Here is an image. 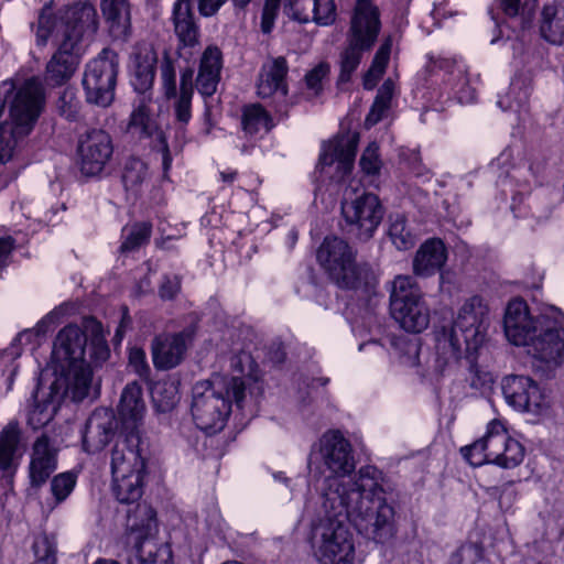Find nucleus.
<instances>
[{"instance_id": "6e6552de", "label": "nucleus", "mask_w": 564, "mask_h": 564, "mask_svg": "<svg viewBox=\"0 0 564 564\" xmlns=\"http://www.w3.org/2000/svg\"><path fill=\"white\" fill-rule=\"evenodd\" d=\"M380 31L379 11L371 0H357L350 29L348 45L340 55L338 84L348 83L358 68L362 54L370 51Z\"/></svg>"}, {"instance_id": "13d9d810", "label": "nucleus", "mask_w": 564, "mask_h": 564, "mask_svg": "<svg viewBox=\"0 0 564 564\" xmlns=\"http://www.w3.org/2000/svg\"><path fill=\"white\" fill-rule=\"evenodd\" d=\"M181 291V278L178 275H164L159 286V295L164 301L175 299Z\"/></svg>"}, {"instance_id": "c756f323", "label": "nucleus", "mask_w": 564, "mask_h": 564, "mask_svg": "<svg viewBox=\"0 0 564 564\" xmlns=\"http://www.w3.org/2000/svg\"><path fill=\"white\" fill-rule=\"evenodd\" d=\"M101 11L113 40H127L131 31L128 0H101Z\"/></svg>"}, {"instance_id": "f8f14e48", "label": "nucleus", "mask_w": 564, "mask_h": 564, "mask_svg": "<svg viewBox=\"0 0 564 564\" xmlns=\"http://www.w3.org/2000/svg\"><path fill=\"white\" fill-rule=\"evenodd\" d=\"M502 393L507 403L519 412L540 417L551 414V393L528 376L512 375L503 378Z\"/></svg>"}, {"instance_id": "72a5a7b5", "label": "nucleus", "mask_w": 564, "mask_h": 564, "mask_svg": "<svg viewBox=\"0 0 564 564\" xmlns=\"http://www.w3.org/2000/svg\"><path fill=\"white\" fill-rule=\"evenodd\" d=\"M150 96H141L130 116L127 130L139 139L150 138L158 130L156 122L150 112Z\"/></svg>"}, {"instance_id": "7ed1b4c3", "label": "nucleus", "mask_w": 564, "mask_h": 564, "mask_svg": "<svg viewBox=\"0 0 564 564\" xmlns=\"http://www.w3.org/2000/svg\"><path fill=\"white\" fill-rule=\"evenodd\" d=\"M503 327L506 337L516 346H529L533 356L547 364L560 365L564 360V319L546 314L533 319L527 303L521 299L509 302Z\"/></svg>"}, {"instance_id": "4be33fe9", "label": "nucleus", "mask_w": 564, "mask_h": 564, "mask_svg": "<svg viewBox=\"0 0 564 564\" xmlns=\"http://www.w3.org/2000/svg\"><path fill=\"white\" fill-rule=\"evenodd\" d=\"M57 468V449L45 434L36 438L32 446L29 477L32 487H42Z\"/></svg>"}, {"instance_id": "dca6fc26", "label": "nucleus", "mask_w": 564, "mask_h": 564, "mask_svg": "<svg viewBox=\"0 0 564 564\" xmlns=\"http://www.w3.org/2000/svg\"><path fill=\"white\" fill-rule=\"evenodd\" d=\"M196 334L194 326L177 333H163L155 336L151 343L152 361L158 370H171L185 358L188 347Z\"/></svg>"}, {"instance_id": "680f3d73", "label": "nucleus", "mask_w": 564, "mask_h": 564, "mask_svg": "<svg viewBox=\"0 0 564 564\" xmlns=\"http://www.w3.org/2000/svg\"><path fill=\"white\" fill-rule=\"evenodd\" d=\"M15 247V240L8 236L0 238V269L9 263L10 256Z\"/></svg>"}, {"instance_id": "a211bd4d", "label": "nucleus", "mask_w": 564, "mask_h": 564, "mask_svg": "<svg viewBox=\"0 0 564 564\" xmlns=\"http://www.w3.org/2000/svg\"><path fill=\"white\" fill-rule=\"evenodd\" d=\"M111 475L147 473L141 449V432H121L110 452Z\"/></svg>"}, {"instance_id": "a19ab883", "label": "nucleus", "mask_w": 564, "mask_h": 564, "mask_svg": "<svg viewBox=\"0 0 564 564\" xmlns=\"http://www.w3.org/2000/svg\"><path fill=\"white\" fill-rule=\"evenodd\" d=\"M393 91L394 83L392 79L388 78L378 89L375 101L366 117L365 123L367 127H372L383 119L391 106Z\"/></svg>"}, {"instance_id": "e433bc0d", "label": "nucleus", "mask_w": 564, "mask_h": 564, "mask_svg": "<svg viewBox=\"0 0 564 564\" xmlns=\"http://www.w3.org/2000/svg\"><path fill=\"white\" fill-rule=\"evenodd\" d=\"M152 224L137 221L122 228L120 252L129 253L139 250L150 242Z\"/></svg>"}, {"instance_id": "4d7b16f0", "label": "nucleus", "mask_w": 564, "mask_h": 564, "mask_svg": "<svg viewBox=\"0 0 564 564\" xmlns=\"http://www.w3.org/2000/svg\"><path fill=\"white\" fill-rule=\"evenodd\" d=\"M280 3L281 0H265L261 17V30L263 33L272 31L280 10Z\"/></svg>"}, {"instance_id": "c9c22d12", "label": "nucleus", "mask_w": 564, "mask_h": 564, "mask_svg": "<svg viewBox=\"0 0 564 564\" xmlns=\"http://www.w3.org/2000/svg\"><path fill=\"white\" fill-rule=\"evenodd\" d=\"M241 127L246 134L254 135L270 131L273 128V120L260 104H251L242 108Z\"/></svg>"}, {"instance_id": "052dcab7", "label": "nucleus", "mask_w": 564, "mask_h": 564, "mask_svg": "<svg viewBox=\"0 0 564 564\" xmlns=\"http://www.w3.org/2000/svg\"><path fill=\"white\" fill-rule=\"evenodd\" d=\"M53 419V413L46 409L35 405L29 413L28 423L32 429L37 430L46 425Z\"/></svg>"}, {"instance_id": "603ef678", "label": "nucleus", "mask_w": 564, "mask_h": 564, "mask_svg": "<svg viewBox=\"0 0 564 564\" xmlns=\"http://www.w3.org/2000/svg\"><path fill=\"white\" fill-rule=\"evenodd\" d=\"M313 0H288L285 9L293 20L307 23L313 21Z\"/></svg>"}, {"instance_id": "c85d7f7f", "label": "nucleus", "mask_w": 564, "mask_h": 564, "mask_svg": "<svg viewBox=\"0 0 564 564\" xmlns=\"http://www.w3.org/2000/svg\"><path fill=\"white\" fill-rule=\"evenodd\" d=\"M86 335L77 325H67L62 328L54 343V352L59 360L67 364L78 361L85 357Z\"/></svg>"}, {"instance_id": "6e6d98bb", "label": "nucleus", "mask_w": 564, "mask_h": 564, "mask_svg": "<svg viewBox=\"0 0 564 564\" xmlns=\"http://www.w3.org/2000/svg\"><path fill=\"white\" fill-rule=\"evenodd\" d=\"M129 366L142 380L148 381L150 379L151 368L142 348L133 347L129 350Z\"/></svg>"}, {"instance_id": "393cba45", "label": "nucleus", "mask_w": 564, "mask_h": 564, "mask_svg": "<svg viewBox=\"0 0 564 564\" xmlns=\"http://www.w3.org/2000/svg\"><path fill=\"white\" fill-rule=\"evenodd\" d=\"M116 429V421L112 412L108 410H96L89 416L83 435V447L85 452L95 454L101 451L112 438Z\"/></svg>"}, {"instance_id": "c03bdc74", "label": "nucleus", "mask_w": 564, "mask_h": 564, "mask_svg": "<svg viewBox=\"0 0 564 564\" xmlns=\"http://www.w3.org/2000/svg\"><path fill=\"white\" fill-rule=\"evenodd\" d=\"M148 177V165L138 158H130L124 164L122 182L124 187L135 191Z\"/></svg>"}, {"instance_id": "5701e85b", "label": "nucleus", "mask_w": 564, "mask_h": 564, "mask_svg": "<svg viewBox=\"0 0 564 564\" xmlns=\"http://www.w3.org/2000/svg\"><path fill=\"white\" fill-rule=\"evenodd\" d=\"M172 22L178 40V52L199 45L200 31L194 15L193 0H176L174 2Z\"/></svg>"}, {"instance_id": "58836bf2", "label": "nucleus", "mask_w": 564, "mask_h": 564, "mask_svg": "<svg viewBox=\"0 0 564 564\" xmlns=\"http://www.w3.org/2000/svg\"><path fill=\"white\" fill-rule=\"evenodd\" d=\"M388 236L398 250H409L415 245V236L403 214H391L388 219Z\"/></svg>"}, {"instance_id": "cd10ccee", "label": "nucleus", "mask_w": 564, "mask_h": 564, "mask_svg": "<svg viewBox=\"0 0 564 564\" xmlns=\"http://www.w3.org/2000/svg\"><path fill=\"white\" fill-rule=\"evenodd\" d=\"M223 53L219 47L209 45L203 52L196 78V88L204 97L213 96L220 80Z\"/></svg>"}, {"instance_id": "7c9ffc66", "label": "nucleus", "mask_w": 564, "mask_h": 564, "mask_svg": "<svg viewBox=\"0 0 564 564\" xmlns=\"http://www.w3.org/2000/svg\"><path fill=\"white\" fill-rule=\"evenodd\" d=\"M20 441L21 431L18 422H9L0 432V469L7 475L14 474L19 466Z\"/></svg>"}, {"instance_id": "f03ea898", "label": "nucleus", "mask_w": 564, "mask_h": 564, "mask_svg": "<svg viewBox=\"0 0 564 564\" xmlns=\"http://www.w3.org/2000/svg\"><path fill=\"white\" fill-rule=\"evenodd\" d=\"M225 389L224 394L209 380L199 381L193 387L192 416L196 426L207 434H216L226 426L231 412L230 397L242 412L251 416L258 412L263 394L260 381L232 377Z\"/></svg>"}, {"instance_id": "0eeeda50", "label": "nucleus", "mask_w": 564, "mask_h": 564, "mask_svg": "<svg viewBox=\"0 0 564 564\" xmlns=\"http://www.w3.org/2000/svg\"><path fill=\"white\" fill-rule=\"evenodd\" d=\"M316 260L328 279L340 289L369 291L376 284L370 268L357 262V250L343 238L325 237L316 251Z\"/></svg>"}, {"instance_id": "3c124183", "label": "nucleus", "mask_w": 564, "mask_h": 564, "mask_svg": "<svg viewBox=\"0 0 564 564\" xmlns=\"http://www.w3.org/2000/svg\"><path fill=\"white\" fill-rule=\"evenodd\" d=\"M34 564H56V546L47 536L36 539L33 544Z\"/></svg>"}, {"instance_id": "2eb2a0df", "label": "nucleus", "mask_w": 564, "mask_h": 564, "mask_svg": "<svg viewBox=\"0 0 564 564\" xmlns=\"http://www.w3.org/2000/svg\"><path fill=\"white\" fill-rule=\"evenodd\" d=\"M113 143L102 129H91L80 135L77 145L78 167L84 176H98L110 162Z\"/></svg>"}, {"instance_id": "4c0bfd02", "label": "nucleus", "mask_w": 564, "mask_h": 564, "mask_svg": "<svg viewBox=\"0 0 564 564\" xmlns=\"http://www.w3.org/2000/svg\"><path fill=\"white\" fill-rule=\"evenodd\" d=\"M531 91V82L517 77L512 79L508 93L499 97L497 105L502 110L519 111L527 106Z\"/></svg>"}, {"instance_id": "a878e982", "label": "nucleus", "mask_w": 564, "mask_h": 564, "mask_svg": "<svg viewBox=\"0 0 564 564\" xmlns=\"http://www.w3.org/2000/svg\"><path fill=\"white\" fill-rule=\"evenodd\" d=\"M57 45L56 52L46 64L45 82L51 86H62L72 78L77 66V47L72 44L53 41Z\"/></svg>"}, {"instance_id": "49530a36", "label": "nucleus", "mask_w": 564, "mask_h": 564, "mask_svg": "<svg viewBox=\"0 0 564 564\" xmlns=\"http://www.w3.org/2000/svg\"><path fill=\"white\" fill-rule=\"evenodd\" d=\"M56 108L59 116L68 121H75L79 113L80 100L76 91L72 88H65L56 101Z\"/></svg>"}, {"instance_id": "de8ad7c7", "label": "nucleus", "mask_w": 564, "mask_h": 564, "mask_svg": "<svg viewBox=\"0 0 564 564\" xmlns=\"http://www.w3.org/2000/svg\"><path fill=\"white\" fill-rule=\"evenodd\" d=\"M524 458V448L520 442L510 437L501 455L495 462L502 468H514L522 463Z\"/></svg>"}, {"instance_id": "338daca9", "label": "nucleus", "mask_w": 564, "mask_h": 564, "mask_svg": "<svg viewBox=\"0 0 564 564\" xmlns=\"http://www.w3.org/2000/svg\"><path fill=\"white\" fill-rule=\"evenodd\" d=\"M237 171L236 170H227L220 172V178L225 183L231 184L237 178Z\"/></svg>"}, {"instance_id": "2f4dec72", "label": "nucleus", "mask_w": 564, "mask_h": 564, "mask_svg": "<svg viewBox=\"0 0 564 564\" xmlns=\"http://www.w3.org/2000/svg\"><path fill=\"white\" fill-rule=\"evenodd\" d=\"M540 34L551 44L561 45L564 42V6L552 2L543 7Z\"/></svg>"}, {"instance_id": "864d4df0", "label": "nucleus", "mask_w": 564, "mask_h": 564, "mask_svg": "<svg viewBox=\"0 0 564 564\" xmlns=\"http://www.w3.org/2000/svg\"><path fill=\"white\" fill-rule=\"evenodd\" d=\"M360 167L368 175H376L381 169L379 155V145L376 142L370 143L361 154Z\"/></svg>"}, {"instance_id": "6ab92c4d", "label": "nucleus", "mask_w": 564, "mask_h": 564, "mask_svg": "<svg viewBox=\"0 0 564 564\" xmlns=\"http://www.w3.org/2000/svg\"><path fill=\"white\" fill-rule=\"evenodd\" d=\"M319 454L324 466L337 477H344L355 470L351 444L338 430L323 434L319 438Z\"/></svg>"}, {"instance_id": "a18cd8bd", "label": "nucleus", "mask_w": 564, "mask_h": 564, "mask_svg": "<svg viewBox=\"0 0 564 564\" xmlns=\"http://www.w3.org/2000/svg\"><path fill=\"white\" fill-rule=\"evenodd\" d=\"M152 399L160 412H167L177 403L176 388L172 383H156L152 389Z\"/></svg>"}, {"instance_id": "8fccbe9b", "label": "nucleus", "mask_w": 564, "mask_h": 564, "mask_svg": "<svg viewBox=\"0 0 564 564\" xmlns=\"http://www.w3.org/2000/svg\"><path fill=\"white\" fill-rule=\"evenodd\" d=\"M463 457L474 467L481 466L484 464H490L489 456L487 455V448H485L484 437L477 440L468 446L460 448Z\"/></svg>"}, {"instance_id": "69168bd1", "label": "nucleus", "mask_w": 564, "mask_h": 564, "mask_svg": "<svg viewBox=\"0 0 564 564\" xmlns=\"http://www.w3.org/2000/svg\"><path fill=\"white\" fill-rule=\"evenodd\" d=\"M469 549L463 546L458 549L452 556L451 564H463V558Z\"/></svg>"}, {"instance_id": "9d476101", "label": "nucleus", "mask_w": 564, "mask_h": 564, "mask_svg": "<svg viewBox=\"0 0 564 564\" xmlns=\"http://www.w3.org/2000/svg\"><path fill=\"white\" fill-rule=\"evenodd\" d=\"M118 66V55L109 48H104L86 65L83 87L89 104L99 107L111 105L115 99Z\"/></svg>"}, {"instance_id": "774afa93", "label": "nucleus", "mask_w": 564, "mask_h": 564, "mask_svg": "<svg viewBox=\"0 0 564 564\" xmlns=\"http://www.w3.org/2000/svg\"><path fill=\"white\" fill-rule=\"evenodd\" d=\"M94 564H119V563L113 560L99 558Z\"/></svg>"}, {"instance_id": "423d86ee", "label": "nucleus", "mask_w": 564, "mask_h": 564, "mask_svg": "<svg viewBox=\"0 0 564 564\" xmlns=\"http://www.w3.org/2000/svg\"><path fill=\"white\" fill-rule=\"evenodd\" d=\"M156 512L147 502H138L128 513L127 529L121 543L127 552V564H173V552L167 543L152 541L156 532Z\"/></svg>"}, {"instance_id": "39448f33", "label": "nucleus", "mask_w": 564, "mask_h": 564, "mask_svg": "<svg viewBox=\"0 0 564 564\" xmlns=\"http://www.w3.org/2000/svg\"><path fill=\"white\" fill-rule=\"evenodd\" d=\"M99 26L98 13L89 1H76L53 13L52 4L46 3L40 11L35 29L37 46H45L50 40L61 41L73 46L91 40Z\"/></svg>"}, {"instance_id": "b1692460", "label": "nucleus", "mask_w": 564, "mask_h": 564, "mask_svg": "<svg viewBox=\"0 0 564 564\" xmlns=\"http://www.w3.org/2000/svg\"><path fill=\"white\" fill-rule=\"evenodd\" d=\"M447 258L448 252L444 241L440 238H429L413 257V274L419 278H430L443 269Z\"/></svg>"}, {"instance_id": "412c9836", "label": "nucleus", "mask_w": 564, "mask_h": 564, "mask_svg": "<svg viewBox=\"0 0 564 564\" xmlns=\"http://www.w3.org/2000/svg\"><path fill=\"white\" fill-rule=\"evenodd\" d=\"M158 55L151 44L137 43L130 54L129 68L131 75V85L137 93L142 96H149L152 90Z\"/></svg>"}, {"instance_id": "f704fd0d", "label": "nucleus", "mask_w": 564, "mask_h": 564, "mask_svg": "<svg viewBox=\"0 0 564 564\" xmlns=\"http://www.w3.org/2000/svg\"><path fill=\"white\" fill-rule=\"evenodd\" d=\"M67 382L73 399L82 401L88 395L93 370L85 359L67 364Z\"/></svg>"}, {"instance_id": "1a4fd4ad", "label": "nucleus", "mask_w": 564, "mask_h": 564, "mask_svg": "<svg viewBox=\"0 0 564 564\" xmlns=\"http://www.w3.org/2000/svg\"><path fill=\"white\" fill-rule=\"evenodd\" d=\"M390 312L392 318L408 333L420 334L429 327L430 308L413 276L398 275L393 280Z\"/></svg>"}, {"instance_id": "f3484780", "label": "nucleus", "mask_w": 564, "mask_h": 564, "mask_svg": "<svg viewBox=\"0 0 564 564\" xmlns=\"http://www.w3.org/2000/svg\"><path fill=\"white\" fill-rule=\"evenodd\" d=\"M289 65L283 56L268 59L261 66L257 80V95L261 99H273L276 111L286 106Z\"/></svg>"}, {"instance_id": "bf43d9fd", "label": "nucleus", "mask_w": 564, "mask_h": 564, "mask_svg": "<svg viewBox=\"0 0 564 564\" xmlns=\"http://www.w3.org/2000/svg\"><path fill=\"white\" fill-rule=\"evenodd\" d=\"M227 0H198V11L202 17L209 18L218 12L221 6ZM234 3L238 7H245L250 1L242 2L241 0H232Z\"/></svg>"}, {"instance_id": "f257e3e1", "label": "nucleus", "mask_w": 564, "mask_h": 564, "mask_svg": "<svg viewBox=\"0 0 564 564\" xmlns=\"http://www.w3.org/2000/svg\"><path fill=\"white\" fill-rule=\"evenodd\" d=\"M379 470L361 467L356 479L334 478L324 492L325 514L312 525L311 546L319 564H355V541L349 524L376 543L395 534L394 508L378 482Z\"/></svg>"}, {"instance_id": "e2e57ef3", "label": "nucleus", "mask_w": 564, "mask_h": 564, "mask_svg": "<svg viewBox=\"0 0 564 564\" xmlns=\"http://www.w3.org/2000/svg\"><path fill=\"white\" fill-rule=\"evenodd\" d=\"M502 12L510 18L519 14L521 8V0H499Z\"/></svg>"}, {"instance_id": "ea45409f", "label": "nucleus", "mask_w": 564, "mask_h": 564, "mask_svg": "<svg viewBox=\"0 0 564 564\" xmlns=\"http://www.w3.org/2000/svg\"><path fill=\"white\" fill-rule=\"evenodd\" d=\"M510 437L511 436L501 421L492 420L488 423L484 441L490 464H495Z\"/></svg>"}, {"instance_id": "37998d69", "label": "nucleus", "mask_w": 564, "mask_h": 564, "mask_svg": "<svg viewBox=\"0 0 564 564\" xmlns=\"http://www.w3.org/2000/svg\"><path fill=\"white\" fill-rule=\"evenodd\" d=\"M78 473L67 470L54 476L50 484L54 507L63 503L74 491L77 484Z\"/></svg>"}, {"instance_id": "aec40b11", "label": "nucleus", "mask_w": 564, "mask_h": 564, "mask_svg": "<svg viewBox=\"0 0 564 564\" xmlns=\"http://www.w3.org/2000/svg\"><path fill=\"white\" fill-rule=\"evenodd\" d=\"M359 135L358 133L338 134L333 140L323 144L318 158L317 167L337 164L336 173L338 181H344L354 166Z\"/></svg>"}, {"instance_id": "473e14b6", "label": "nucleus", "mask_w": 564, "mask_h": 564, "mask_svg": "<svg viewBox=\"0 0 564 564\" xmlns=\"http://www.w3.org/2000/svg\"><path fill=\"white\" fill-rule=\"evenodd\" d=\"M147 473L112 475V494L118 502L132 505L143 495Z\"/></svg>"}, {"instance_id": "09e8293b", "label": "nucleus", "mask_w": 564, "mask_h": 564, "mask_svg": "<svg viewBox=\"0 0 564 564\" xmlns=\"http://www.w3.org/2000/svg\"><path fill=\"white\" fill-rule=\"evenodd\" d=\"M313 22L318 25H330L336 20V6L334 0H313Z\"/></svg>"}, {"instance_id": "4468645a", "label": "nucleus", "mask_w": 564, "mask_h": 564, "mask_svg": "<svg viewBox=\"0 0 564 564\" xmlns=\"http://www.w3.org/2000/svg\"><path fill=\"white\" fill-rule=\"evenodd\" d=\"M176 63L177 59L165 51L160 63L161 86L166 99L176 98L174 104L176 120L182 124H187L192 118L194 70L188 67L181 73L180 94L177 96Z\"/></svg>"}, {"instance_id": "20e7f679", "label": "nucleus", "mask_w": 564, "mask_h": 564, "mask_svg": "<svg viewBox=\"0 0 564 564\" xmlns=\"http://www.w3.org/2000/svg\"><path fill=\"white\" fill-rule=\"evenodd\" d=\"M9 119L0 124V163L9 162L19 140L29 135L44 111L46 97L42 84L34 77L15 84L9 80L4 94Z\"/></svg>"}, {"instance_id": "0e129e2a", "label": "nucleus", "mask_w": 564, "mask_h": 564, "mask_svg": "<svg viewBox=\"0 0 564 564\" xmlns=\"http://www.w3.org/2000/svg\"><path fill=\"white\" fill-rule=\"evenodd\" d=\"M161 140H162V148H161L162 167H163L164 176H166L171 169V165H172V156H171L170 149H169V145H167L165 139L163 137H161Z\"/></svg>"}, {"instance_id": "bb28decb", "label": "nucleus", "mask_w": 564, "mask_h": 564, "mask_svg": "<svg viewBox=\"0 0 564 564\" xmlns=\"http://www.w3.org/2000/svg\"><path fill=\"white\" fill-rule=\"evenodd\" d=\"M145 411L141 386L135 381L128 383L121 393L118 406L122 431H140Z\"/></svg>"}, {"instance_id": "79ce46f5", "label": "nucleus", "mask_w": 564, "mask_h": 564, "mask_svg": "<svg viewBox=\"0 0 564 564\" xmlns=\"http://www.w3.org/2000/svg\"><path fill=\"white\" fill-rule=\"evenodd\" d=\"M392 48L391 37H387L378 48L371 66L364 78V87L372 89L386 72Z\"/></svg>"}, {"instance_id": "9b49d317", "label": "nucleus", "mask_w": 564, "mask_h": 564, "mask_svg": "<svg viewBox=\"0 0 564 564\" xmlns=\"http://www.w3.org/2000/svg\"><path fill=\"white\" fill-rule=\"evenodd\" d=\"M488 312V305L479 295H474L464 302L448 337L449 345L455 352L460 351L462 341L468 349H476L482 344Z\"/></svg>"}, {"instance_id": "ddd939ff", "label": "nucleus", "mask_w": 564, "mask_h": 564, "mask_svg": "<svg viewBox=\"0 0 564 564\" xmlns=\"http://www.w3.org/2000/svg\"><path fill=\"white\" fill-rule=\"evenodd\" d=\"M341 214L350 231L362 241L370 239L384 215V208L376 194L364 192L351 200L341 202Z\"/></svg>"}, {"instance_id": "5fc2aeb1", "label": "nucleus", "mask_w": 564, "mask_h": 564, "mask_svg": "<svg viewBox=\"0 0 564 564\" xmlns=\"http://www.w3.org/2000/svg\"><path fill=\"white\" fill-rule=\"evenodd\" d=\"M330 65L321 62L305 75V83L308 89L318 95L323 89V80L328 77Z\"/></svg>"}]
</instances>
